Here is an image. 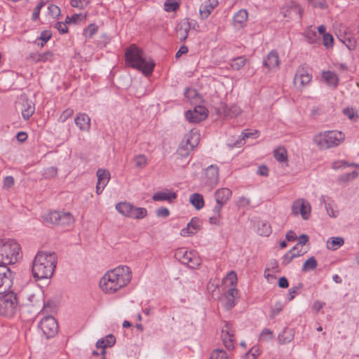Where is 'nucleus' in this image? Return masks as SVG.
Segmentation results:
<instances>
[{
	"label": "nucleus",
	"instance_id": "1",
	"mask_svg": "<svg viewBox=\"0 0 359 359\" xmlns=\"http://www.w3.org/2000/svg\"><path fill=\"white\" fill-rule=\"evenodd\" d=\"M132 271L125 265H120L107 271L100 280L102 291L112 294L126 287L131 281Z\"/></svg>",
	"mask_w": 359,
	"mask_h": 359
},
{
	"label": "nucleus",
	"instance_id": "2",
	"mask_svg": "<svg viewBox=\"0 0 359 359\" xmlns=\"http://www.w3.org/2000/svg\"><path fill=\"white\" fill-rule=\"evenodd\" d=\"M57 257L54 252H39L32 262L33 277L37 280L51 278L57 265Z\"/></svg>",
	"mask_w": 359,
	"mask_h": 359
},
{
	"label": "nucleus",
	"instance_id": "3",
	"mask_svg": "<svg viewBox=\"0 0 359 359\" xmlns=\"http://www.w3.org/2000/svg\"><path fill=\"white\" fill-rule=\"evenodd\" d=\"M125 57L127 65L138 69L146 76L152 73L155 66L154 61L150 58H145L142 50L135 44L126 49Z\"/></svg>",
	"mask_w": 359,
	"mask_h": 359
},
{
	"label": "nucleus",
	"instance_id": "4",
	"mask_svg": "<svg viewBox=\"0 0 359 359\" xmlns=\"http://www.w3.org/2000/svg\"><path fill=\"white\" fill-rule=\"evenodd\" d=\"M345 140V135L339 130H327L318 133L313 137V143L320 149L336 147Z\"/></svg>",
	"mask_w": 359,
	"mask_h": 359
},
{
	"label": "nucleus",
	"instance_id": "5",
	"mask_svg": "<svg viewBox=\"0 0 359 359\" xmlns=\"http://www.w3.org/2000/svg\"><path fill=\"white\" fill-rule=\"evenodd\" d=\"M20 245L13 239H0V264L6 265L15 264L20 254Z\"/></svg>",
	"mask_w": 359,
	"mask_h": 359
},
{
	"label": "nucleus",
	"instance_id": "6",
	"mask_svg": "<svg viewBox=\"0 0 359 359\" xmlns=\"http://www.w3.org/2000/svg\"><path fill=\"white\" fill-rule=\"evenodd\" d=\"M199 136L200 135L194 130H191L187 133L179 146L177 151V156L180 158L187 157L190 151L198 144Z\"/></svg>",
	"mask_w": 359,
	"mask_h": 359
},
{
	"label": "nucleus",
	"instance_id": "7",
	"mask_svg": "<svg viewBox=\"0 0 359 359\" xmlns=\"http://www.w3.org/2000/svg\"><path fill=\"white\" fill-rule=\"evenodd\" d=\"M18 299L14 292L0 297V315L11 317L17 311Z\"/></svg>",
	"mask_w": 359,
	"mask_h": 359
},
{
	"label": "nucleus",
	"instance_id": "8",
	"mask_svg": "<svg viewBox=\"0 0 359 359\" xmlns=\"http://www.w3.org/2000/svg\"><path fill=\"white\" fill-rule=\"evenodd\" d=\"M175 256L182 264L187 265L191 269H196L201 265V259L194 250L179 248L176 250Z\"/></svg>",
	"mask_w": 359,
	"mask_h": 359
},
{
	"label": "nucleus",
	"instance_id": "9",
	"mask_svg": "<svg viewBox=\"0 0 359 359\" xmlns=\"http://www.w3.org/2000/svg\"><path fill=\"white\" fill-rule=\"evenodd\" d=\"M45 219L50 224H57L62 226H70L74 222V217L70 212L58 211L49 212L45 216Z\"/></svg>",
	"mask_w": 359,
	"mask_h": 359
},
{
	"label": "nucleus",
	"instance_id": "10",
	"mask_svg": "<svg viewBox=\"0 0 359 359\" xmlns=\"http://www.w3.org/2000/svg\"><path fill=\"white\" fill-rule=\"evenodd\" d=\"M39 326L46 337H55L58 333V324L53 316L44 317L40 321Z\"/></svg>",
	"mask_w": 359,
	"mask_h": 359
},
{
	"label": "nucleus",
	"instance_id": "11",
	"mask_svg": "<svg viewBox=\"0 0 359 359\" xmlns=\"http://www.w3.org/2000/svg\"><path fill=\"white\" fill-rule=\"evenodd\" d=\"M310 203L304 199L299 198L293 202L292 212L294 216L301 215L303 219H308L311 215Z\"/></svg>",
	"mask_w": 359,
	"mask_h": 359
},
{
	"label": "nucleus",
	"instance_id": "12",
	"mask_svg": "<svg viewBox=\"0 0 359 359\" xmlns=\"http://www.w3.org/2000/svg\"><path fill=\"white\" fill-rule=\"evenodd\" d=\"M311 79L312 76L307 69L302 66H299L295 72L293 83L297 88L302 90L310 83Z\"/></svg>",
	"mask_w": 359,
	"mask_h": 359
},
{
	"label": "nucleus",
	"instance_id": "13",
	"mask_svg": "<svg viewBox=\"0 0 359 359\" xmlns=\"http://www.w3.org/2000/svg\"><path fill=\"white\" fill-rule=\"evenodd\" d=\"M219 180V168L217 165H211L208 166L202 176L203 183L212 189Z\"/></svg>",
	"mask_w": 359,
	"mask_h": 359
},
{
	"label": "nucleus",
	"instance_id": "14",
	"mask_svg": "<svg viewBox=\"0 0 359 359\" xmlns=\"http://www.w3.org/2000/svg\"><path fill=\"white\" fill-rule=\"evenodd\" d=\"M12 285V272L6 265L0 264V294L7 292Z\"/></svg>",
	"mask_w": 359,
	"mask_h": 359
},
{
	"label": "nucleus",
	"instance_id": "15",
	"mask_svg": "<svg viewBox=\"0 0 359 359\" xmlns=\"http://www.w3.org/2000/svg\"><path fill=\"white\" fill-rule=\"evenodd\" d=\"M187 119L191 123H199L208 116L207 110L203 106H197L194 110H189L185 114Z\"/></svg>",
	"mask_w": 359,
	"mask_h": 359
},
{
	"label": "nucleus",
	"instance_id": "16",
	"mask_svg": "<svg viewBox=\"0 0 359 359\" xmlns=\"http://www.w3.org/2000/svg\"><path fill=\"white\" fill-rule=\"evenodd\" d=\"M74 122L81 131L88 132L90 129V118L85 113L77 114Z\"/></svg>",
	"mask_w": 359,
	"mask_h": 359
},
{
	"label": "nucleus",
	"instance_id": "17",
	"mask_svg": "<svg viewBox=\"0 0 359 359\" xmlns=\"http://www.w3.org/2000/svg\"><path fill=\"white\" fill-rule=\"evenodd\" d=\"M191 26L192 22H189L188 20H184L177 25L176 31L177 36L181 41H184L187 39Z\"/></svg>",
	"mask_w": 359,
	"mask_h": 359
},
{
	"label": "nucleus",
	"instance_id": "18",
	"mask_svg": "<svg viewBox=\"0 0 359 359\" xmlns=\"http://www.w3.org/2000/svg\"><path fill=\"white\" fill-rule=\"evenodd\" d=\"M200 219L194 217L187 224V227L181 230L180 234L182 236H190L197 233L201 229Z\"/></svg>",
	"mask_w": 359,
	"mask_h": 359
},
{
	"label": "nucleus",
	"instance_id": "19",
	"mask_svg": "<svg viewBox=\"0 0 359 359\" xmlns=\"http://www.w3.org/2000/svg\"><path fill=\"white\" fill-rule=\"evenodd\" d=\"M232 192L228 188H221L215 192L216 204L224 206L231 197Z\"/></svg>",
	"mask_w": 359,
	"mask_h": 359
},
{
	"label": "nucleus",
	"instance_id": "20",
	"mask_svg": "<svg viewBox=\"0 0 359 359\" xmlns=\"http://www.w3.org/2000/svg\"><path fill=\"white\" fill-rule=\"evenodd\" d=\"M22 116L24 119L28 120L35 111L34 103L27 97H22Z\"/></svg>",
	"mask_w": 359,
	"mask_h": 359
},
{
	"label": "nucleus",
	"instance_id": "21",
	"mask_svg": "<svg viewBox=\"0 0 359 359\" xmlns=\"http://www.w3.org/2000/svg\"><path fill=\"white\" fill-rule=\"evenodd\" d=\"M263 64L269 69H273L278 67L280 60L278 52L275 50L269 52L266 58L263 61Z\"/></svg>",
	"mask_w": 359,
	"mask_h": 359
},
{
	"label": "nucleus",
	"instance_id": "22",
	"mask_svg": "<svg viewBox=\"0 0 359 359\" xmlns=\"http://www.w3.org/2000/svg\"><path fill=\"white\" fill-rule=\"evenodd\" d=\"M223 206L221 205L215 204L211 210L210 216L209 217V222L210 224L215 226H220L222 224V210Z\"/></svg>",
	"mask_w": 359,
	"mask_h": 359
},
{
	"label": "nucleus",
	"instance_id": "23",
	"mask_svg": "<svg viewBox=\"0 0 359 359\" xmlns=\"http://www.w3.org/2000/svg\"><path fill=\"white\" fill-rule=\"evenodd\" d=\"M217 4L218 1L217 0H208V2H205V4L202 5L199 11L201 19H207Z\"/></svg>",
	"mask_w": 359,
	"mask_h": 359
},
{
	"label": "nucleus",
	"instance_id": "24",
	"mask_svg": "<svg viewBox=\"0 0 359 359\" xmlns=\"http://www.w3.org/2000/svg\"><path fill=\"white\" fill-rule=\"evenodd\" d=\"M248 13L246 10L241 9L238 11L233 16V25L237 29L243 27L248 20Z\"/></svg>",
	"mask_w": 359,
	"mask_h": 359
},
{
	"label": "nucleus",
	"instance_id": "25",
	"mask_svg": "<svg viewBox=\"0 0 359 359\" xmlns=\"http://www.w3.org/2000/svg\"><path fill=\"white\" fill-rule=\"evenodd\" d=\"M237 294V290L235 287L229 289L225 294V300L224 306L226 309L229 310L235 306V295Z\"/></svg>",
	"mask_w": 359,
	"mask_h": 359
},
{
	"label": "nucleus",
	"instance_id": "26",
	"mask_svg": "<svg viewBox=\"0 0 359 359\" xmlns=\"http://www.w3.org/2000/svg\"><path fill=\"white\" fill-rule=\"evenodd\" d=\"M322 76L328 86L333 88H336L337 86L339 79L334 72L331 71H324L322 72Z\"/></svg>",
	"mask_w": 359,
	"mask_h": 359
},
{
	"label": "nucleus",
	"instance_id": "27",
	"mask_svg": "<svg viewBox=\"0 0 359 359\" xmlns=\"http://www.w3.org/2000/svg\"><path fill=\"white\" fill-rule=\"evenodd\" d=\"M176 197H177V194L175 192L158 191L153 195L152 199L155 201H168L171 202L172 200L175 199Z\"/></svg>",
	"mask_w": 359,
	"mask_h": 359
},
{
	"label": "nucleus",
	"instance_id": "28",
	"mask_svg": "<svg viewBox=\"0 0 359 359\" xmlns=\"http://www.w3.org/2000/svg\"><path fill=\"white\" fill-rule=\"evenodd\" d=\"M133 205L128 202H121L116 205V210L125 217L130 218Z\"/></svg>",
	"mask_w": 359,
	"mask_h": 359
},
{
	"label": "nucleus",
	"instance_id": "29",
	"mask_svg": "<svg viewBox=\"0 0 359 359\" xmlns=\"http://www.w3.org/2000/svg\"><path fill=\"white\" fill-rule=\"evenodd\" d=\"M296 250H297V246H294L283 257L282 264L283 265H287L294 258L300 257L305 253V252H303L302 250H300L299 252H295Z\"/></svg>",
	"mask_w": 359,
	"mask_h": 359
},
{
	"label": "nucleus",
	"instance_id": "30",
	"mask_svg": "<svg viewBox=\"0 0 359 359\" xmlns=\"http://www.w3.org/2000/svg\"><path fill=\"white\" fill-rule=\"evenodd\" d=\"M189 201L191 204L196 209L201 210L205 205L203 197L201 194L198 193L192 194L190 196Z\"/></svg>",
	"mask_w": 359,
	"mask_h": 359
},
{
	"label": "nucleus",
	"instance_id": "31",
	"mask_svg": "<svg viewBox=\"0 0 359 359\" xmlns=\"http://www.w3.org/2000/svg\"><path fill=\"white\" fill-rule=\"evenodd\" d=\"M97 182L99 184L105 185L110 180V173L105 169H98L97 171Z\"/></svg>",
	"mask_w": 359,
	"mask_h": 359
},
{
	"label": "nucleus",
	"instance_id": "32",
	"mask_svg": "<svg viewBox=\"0 0 359 359\" xmlns=\"http://www.w3.org/2000/svg\"><path fill=\"white\" fill-rule=\"evenodd\" d=\"M358 176V172L357 171H353L351 172L345 173L339 175L337 177V182L340 184H346L349 182L353 181Z\"/></svg>",
	"mask_w": 359,
	"mask_h": 359
},
{
	"label": "nucleus",
	"instance_id": "33",
	"mask_svg": "<svg viewBox=\"0 0 359 359\" xmlns=\"http://www.w3.org/2000/svg\"><path fill=\"white\" fill-rule=\"evenodd\" d=\"M344 243V238L341 237H332L327 241V248L329 250H336Z\"/></svg>",
	"mask_w": 359,
	"mask_h": 359
},
{
	"label": "nucleus",
	"instance_id": "34",
	"mask_svg": "<svg viewBox=\"0 0 359 359\" xmlns=\"http://www.w3.org/2000/svg\"><path fill=\"white\" fill-rule=\"evenodd\" d=\"M116 338H109L105 341L104 338L100 339L96 343V347L101 349V353L104 355L105 353V348L107 346H112L115 344Z\"/></svg>",
	"mask_w": 359,
	"mask_h": 359
},
{
	"label": "nucleus",
	"instance_id": "35",
	"mask_svg": "<svg viewBox=\"0 0 359 359\" xmlns=\"http://www.w3.org/2000/svg\"><path fill=\"white\" fill-rule=\"evenodd\" d=\"M147 216V210L144 208H139L133 205V210L130 214V218L135 219H141Z\"/></svg>",
	"mask_w": 359,
	"mask_h": 359
},
{
	"label": "nucleus",
	"instance_id": "36",
	"mask_svg": "<svg viewBox=\"0 0 359 359\" xmlns=\"http://www.w3.org/2000/svg\"><path fill=\"white\" fill-rule=\"evenodd\" d=\"M224 111L226 113V115L229 117H236L238 115H240L242 112V109L240 107L233 104L231 106H226Z\"/></svg>",
	"mask_w": 359,
	"mask_h": 359
},
{
	"label": "nucleus",
	"instance_id": "37",
	"mask_svg": "<svg viewBox=\"0 0 359 359\" xmlns=\"http://www.w3.org/2000/svg\"><path fill=\"white\" fill-rule=\"evenodd\" d=\"M135 165L137 168L143 169L148 163L147 158L144 154H138L134 157Z\"/></svg>",
	"mask_w": 359,
	"mask_h": 359
},
{
	"label": "nucleus",
	"instance_id": "38",
	"mask_svg": "<svg viewBox=\"0 0 359 359\" xmlns=\"http://www.w3.org/2000/svg\"><path fill=\"white\" fill-rule=\"evenodd\" d=\"M355 163H349L344 160H338L332 162V168L334 170L344 169L348 167H354Z\"/></svg>",
	"mask_w": 359,
	"mask_h": 359
},
{
	"label": "nucleus",
	"instance_id": "39",
	"mask_svg": "<svg viewBox=\"0 0 359 359\" xmlns=\"http://www.w3.org/2000/svg\"><path fill=\"white\" fill-rule=\"evenodd\" d=\"M164 10L166 12H174L180 8V4L175 0H166L163 4Z\"/></svg>",
	"mask_w": 359,
	"mask_h": 359
},
{
	"label": "nucleus",
	"instance_id": "40",
	"mask_svg": "<svg viewBox=\"0 0 359 359\" xmlns=\"http://www.w3.org/2000/svg\"><path fill=\"white\" fill-rule=\"evenodd\" d=\"M316 266V259L314 258V257H311L304 263L302 270L303 271H308L315 269Z\"/></svg>",
	"mask_w": 359,
	"mask_h": 359
},
{
	"label": "nucleus",
	"instance_id": "41",
	"mask_svg": "<svg viewBox=\"0 0 359 359\" xmlns=\"http://www.w3.org/2000/svg\"><path fill=\"white\" fill-rule=\"evenodd\" d=\"M274 157L279 162H285L287 160V151L284 148H278L274 151Z\"/></svg>",
	"mask_w": 359,
	"mask_h": 359
},
{
	"label": "nucleus",
	"instance_id": "42",
	"mask_svg": "<svg viewBox=\"0 0 359 359\" xmlns=\"http://www.w3.org/2000/svg\"><path fill=\"white\" fill-rule=\"evenodd\" d=\"M245 63H246V59L243 56H240V57L235 58L231 62V66L233 69L239 70L245 66Z\"/></svg>",
	"mask_w": 359,
	"mask_h": 359
},
{
	"label": "nucleus",
	"instance_id": "43",
	"mask_svg": "<svg viewBox=\"0 0 359 359\" xmlns=\"http://www.w3.org/2000/svg\"><path fill=\"white\" fill-rule=\"evenodd\" d=\"M258 233L261 236H268L271 233L270 225L266 222H262L258 226Z\"/></svg>",
	"mask_w": 359,
	"mask_h": 359
},
{
	"label": "nucleus",
	"instance_id": "44",
	"mask_svg": "<svg viewBox=\"0 0 359 359\" xmlns=\"http://www.w3.org/2000/svg\"><path fill=\"white\" fill-rule=\"evenodd\" d=\"M51 36L52 33L50 30L43 31L38 39V40H41V42L40 43H38V45L40 46V47H43L46 43L51 38Z\"/></svg>",
	"mask_w": 359,
	"mask_h": 359
},
{
	"label": "nucleus",
	"instance_id": "45",
	"mask_svg": "<svg viewBox=\"0 0 359 359\" xmlns=\"http://www.w3.org/2000/svg\"><path fill=\"white\" fill-rule=\"evenodd\" d=\"M210 359H229V358L224 351L216 349L211 353Z\"/></svg>",
	"mask_w": 359,
	"mask_h": 359
},
{
	"label": "nucleus",
	"instance_id": "46",
	"mask_svg": "<svg viewBox=\"0 0 359 359\" xmlns=\"http://www.w3.org/2000/svg\"><path fill=\"white\" fill-rule=\"evenodd\" d=\"M48 13L52 18H55L60 15V8L57 6L51 4L48 6Z\"/></svg>",
	"mask_w": 359,
	"mask_h": 359
},
{
	"label": "nucleus",
	"instance_id": "47",
	"mask_svg": "<svg viewBox=\"0 0 359 359\" xmlns=\"http://www.w3.org/2000/svg\"><path fill=\"white\" fill-rule=\"evenodd\" d=\"M98 27L95 24H90L84 30V35L86 38H91L97 31Z\"/></svg>",
	"mask_w": 359,
	"mask_h": 359
},
{
	"label": "nucleus",
	"instance_id": "48",
	"mask_svg": "<svg viewBox=\"0 0 359 359\" xmlns=\"http://www.w3.org/2000/svg\"><path fill=\"white\" fill-rule=\"evenodd\" d=\"M222 337H233L234 331L229 323H225L222 329Z\"/></svg>",
	"mask_w": 359,
	"mask_h": 359
},
{
	"label": "nucleus",
	"instance_id": "49",
	"mask_svg": "<svg viewBox=\"0 0 359 359\" xmlns=\"http://www.w3.org/2000/svg\"><path fill=\"white\" fill-rule=\"evenodd\" d=\"M88 4V0H71L70 4L72 7L83 9Z\"/></svg>",
	"mask_w": 359,
	"mask_h": 359
},
{
	"label": "nucleus",
	"instance_id": "50",
	"mask_svg": "<svg viewBox=\"0 0 359 359\" xmlns=\"http://www.w3.org/2000/svg\"><path fill=\"white\" fill-rule=\"evenodd\" d=\"M74 114V109L71 108H68L62 111L60 116V121L61 122L66 121L69 118H70Z\"/></svg>",
	"mask_w": 359,
	"mask_h": 359
},
{
	"label": "nucleus",
	"instance_id": "51",
	"mask_svg": "<svg viewBox=\"0 0 359 359\" xmlns=\"http://www.w3.org/2000/svg\"><path fill=\"white\" fill-rule=\"evenodd\" d=\"M302 287V284L299 283L297 285L292 287L289 290V291H288L289 301H292L294 298L295 295L298 292V290H300Z\"/></svg>",
	"mask_w": 359,
	"mask_h": 359
},
{
	"label": "nucleus",
	"instance_id": "52",
	"mask_svg": "<svg viewBox=\"0 0 359 359\" xmlns=\"http://www.w3.org/2000/svg\"><path fill=\"white\" fill-rule=\"evenodd\" d=\"M306 37L310 43H316L317 42V34L315 31L307 30L306 32Z\"/></svg>",
	"mask_w": 359,
	"mask_h": 359
},
{
	"label": "nucleus",
	"instance_id": "53",
	"mask_svg": "<svg viewBox=\"0 0 359 359\" xmlns=\"http://www.w3.org/2000/svg\"><path fill=\"white\" fill-rule=\"evenodd\" d=\"M323 45L327 47V48H330V47H332V45H333V37L331 34H324V35H323Z\"/></svg>",
	"mask_w": 359,
	"mask_h": 359
},
{
	"label": "nucleus",
	"instance_id": "54",
	"mask_svg": "<svg viewBox=\"0 0 359 359\" xmlns=\"http://www.w3.org/2000/svg\"><path fill=\"white\" fill-rule=\"evenodd\" d=\"M44 5H45V2H43L42 1L40 3H39V4L36 6V8L32 13V18L34 21H36L39 19L41 9Z\"/></svg>",
	"mask_w": 359,
	"mask_h": 359
},
{
	"label": "nucleus",
	"instance_id": "55",
	"mask_svg": "<svg viewBox=\"0 0 359 359\" xmlns=\"http://www.w3.org/2000/svg\"><path fill=\"white\" fill-rule=\"evenodd\" d=\"M226 281H229L231 285H234L237 282V275L236 272L230 271L225 278Z\"/></svg>",
	"mask_w": 359,
	"mask_h": 359
},
{
	"label": "nucleus",
	"instance_id": "56",
	"mask_svg": "<svg viewBox=\"0 0 359 359\" xmlns=\"http://www.w3.org/2000/svg\"><path fill=\"white\" fill-rule=\"evenodd\" d=\"M66 22H57L55 25V27L60 32L61 34H65L68 32V27L67 26Z\"/></svg>",
	"mask_w": 359,
	"mask_h": 359
},
{
	"label": "nucleus",
	"instance_id": "57",
	"mask_svg": "<svg viewBox=\"0 0 359 359\" xmlns=\"http://www.w3.org/2000/svg\"><path fill=\"white\" fill-rule=\"evenodd\" d=\"M14 184V178L12 176H6L4 180V188L8 189Z\"/></svg>",
	"mask_w": 359,
	"mask_h": 359
},
{
	"label": "nucleus",
	"instance_id": "58",
	"mask_svg": "<svg viewBox=\"0 0 359 359\" xmlns=\"http://www.w3.org/2000/svg\"><path fill=\"white\" fill-rule=\"evenodd\" d=\"M223 344L229 351L233 350L234 348V340L233 338H224Z\"/></svg>",
	"mask_w": 359,
	"mask_h": 359
},
{
	"label": "nucleus",
	"instance_id": "59",
	"mask_svg": "<svg viewBox=\"0 0 359 359\" xmlns=\"http://www.w3.org/2000/svg\"><path fill=\"white\" fill-rule=\"evenodd\" d=\"M57 169L55 167H50L47 168L44 172V175L48 177H54L57 175Z\"/></svg>",
	"mask_w": 359,
	"mask_h": 359
},
{
	"label": "nucleus",
	"instance_id": "60",
	"mask_svg": "<svg viewBox=\"0 0 359 359\" xmlns=\"http://www.w3.org/2000/svg\"><path fill=\"white\" fill-rule=\"evenodd\" d=\"M52 53L50 52H46L44 53H39V55H37V60L39 62H46L48 60L52 57Z\"/></svg>",
	"mask_w": 359,
	"mask_h": 359
},
{
	"label": "nucleus",
	"instance_id": "61",
	"mask_svg": "<svg viewBox=\"0 0 359 359\" xmlns=\"http://www.w3.org/2000/svg\"><path fill=\"white\" fill-rule=\"evenodd\" d=\"M250 203V199L244 196L240 197L237 201V205L239 207H246L249 205Z\"/></svg>",
	"mask_w": 359,
	"mask_h": 359
},
{
	"label": "nucleus",
	"instance_id": "62",
	"mask_svg": "<svg viewBox=\"0 0 359 359\" xmlns=\"http://www.w3.org/2000/svg\"><path fill=\"white\" fill-rule=\"evenodd\" d=\"M169 213V210L166 208H161L156 210V215L158 217H167Z\"/></svg>",
	"mask_w": 359,
	"mask_h": 359
},
{
	"label": "nucleus",
	"instance_id": "63",
	"mask_svg": "<svg viewBox=\"0 0 359 359\" xmlns=\"http://www.w3.org/2000/svg\"><path fill=\"white\" fill-rule=\"evenodd\" d=\"M185 96L189 99L191 100L197 95V92L196 90L192 88H187L185 91Z\"/></svg>",
	"mask_w": 359,
	"mask_h": 359
},
{
	"label": "nucleus",
	"instance_id": "64",
	"mask_svg": "<svg viewBox=\"0 0 359 359\" xmlns=\"http://www.w3.org/2000/svg\"><path fill=\"white\" fill-rule=\"evenodd\" d=\"M325 305V302L320 301H315L312 306V309L316 312H318Z\"/></svg>",
	"mask_w": 359,
	"mask_h": 359
}]
</instances>
